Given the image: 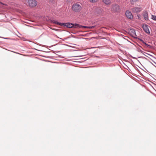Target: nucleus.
I'll return each mask as SVG.
<instances>
[{
    "mask_svg": "<svg viewBox=\"0 0 156 156\" xmlns=\"http://www.w3.org/2000/svg\"><path fill=\"white\" fill-rule=\"evenodd\" d=\"M102 2L106 5H108L110 4V0H102Z\"/></svg>",
    "mask_w": 156,
    "mask_h": 156,
    "instance_id": "10",
    "label": "nucleus"
},
{
    "mask_svg": "<svg viewBox=\"0 0 156 156\" xmlns=\"http://www.w3.org/2000/svg\"><path fill=\"white\" fill-rule=\"evenodd\" d=\"M139 0H130L131 3L132 4H134V2L138 1Z\"/></svg>",
    "mask_w": 156,
    "mask_h": 156,
    "instance_id": "13",
    "label": "nucleus"
},
{
    "mask_svg": "<svg viewBox=\"0 0 156 156\" xmlns=\"http://www.w3.org/2000/svg\"><path fill=\"white\" fill-rule=\"evenodd\" d=\"M91 3H94L97 2L99 0H89Z\"/></svg>",
    "mask_w": 156,
    "mask_h": 156,
    "instance_id": "12",
    "label": "nucleus"
},
{
    "mask_svg": "<svg viewBox=\"0 0 156 156\" xmlns=\"http://www.w3.org/2000/svg\"><path fill=\"white\" fill-rule=\"evenodd\" d=\"M82 8L81 5L77 3L73 4L72 7V10L76 12H80Z\"/></svg>",
    "mask_w": 156,
    "mask_h": 156,
    "instance_id": "1",
    "label": "nucleus"
},
{
    "mask_svg": "<svg viewBox=\"0 0 156 156\" xmlns=\"http://www.w3.org/2000/svg\"><path fill=\"white\" fill-rule=\"evenodd\" d=\"M132 11L135 12H137L141 11V9L140 8L134 7L132 9Z\"/></svg>",
    "mask_w": 156,
    "mask_h": 156,
    "instance_id": "8",
    "label": "nucleus"
},
{
    "mask_svg": "<svg viewBox=\"0 0 156 156\" xmlns=\"http://www.w3.org/2000/svg\"><path fill=\"white\" fill-rule=\"evenodd\" d=\"M74 28H88V27L82 26L79 25L78 24L76 23L75 25Z\"/></svg>",
    "mask_w": 156,
    "mask_h": 156,
    "instance_id": "7",
    "label": "nucleus"
},
{
    "mask_svg": "<svg viewBox=\"0 0 156 156\" xmlns=\"http://www.w3.org/2000/svg\"><path fill=\"white\" fill-rule=\"evenodd\" d=\"M28 5L31 7H34L37 5V2L36 0H27Z\"/></svg>",
    "mask_w": 156,
    "mask_h": 156,
    "instance_id": "2",
    "label": "nucleus"
},
{
    "mask_svg": "<svg viewBox=\"0 0 156 156\" xmlns=\"http://www.w3.org/2000/svg\"><path fill=\"white\" fill-rule=\"evenodd\" d=\"M152 19L154 20H156V16L152 15Z\"/></svg>",
    "mask_w": 156,
    "mask_h": 156,
    "instance_id": "15",
    "label": "nucleus"
},
{
    "mask_svg": "<svg viewBox=\"0 0 156 156\" xmlns=\"http://www.w3.org/2000/svg\"><path fill=\"white\" fill-rule=\"evenodd\" d=\"M1 4V5H6L5 4H4L2 2H0V5Z\"/></svg>",
    "mask_w": 156,
    "mask_h": 156,
    "instance_id": "16",
    "label": "nucleus"
},
{
    "mask_svg": "<svg viewBox=\"0 0 156 156\" xmlns=\"http://www.w3.org/2000/svg\"><path fill=\"white\" fill-rule=\"evenodd\" d=\"M62 26H66L67 27L69 28H72V27H74V28L75 27V24H73L72 23H62Z\"/></svg>",
    "mask_w": 156,
    "mask_h": 156,
    "instance_id": "4",
    "label": "nucleus"
},
{
    "mask_svg": "<svg viewBox=\"0 0 156 156\" xmlns=\"http://www.w3.org/2000/svg\"><path fill=\"white\" fill-rule=\"evenodd\" d=\"M149 27L146 24H144L142 26V28L144 30L147 34L150 33Z\"/></svg>",
    "mask_w": 156,
    "mask_h": 156,
    "instance_id": "5",
    "label": "nucleus"
},
{
    "mask_svg": "<svg viewBox=\"0 0 156 156\" xmlns=\"http://www.w3.org/2000/svg\"><path fill=\"white\" fill-rule=\"evenodd\" d=\"M52 22L53 23L55 24L62 26V23H60L59 22H58L56 20H53L52 21Z\"/></svg>",
    "mask_w": 156,
    "mask_h": 156,
    "instance_id": "11",
    "label": "nucleus"
},
{
    "mask_svg": "<svg viewBox=\"0 0 156 156\" xmlns=\"http://www.w3.org/2000/svg\"><path fill=\"white\" fill-rule=\"evenodd\" d=\"M143 16L144 19L146 20H148V12H145L143 13Z\"/></svg>",
    "mask_w": 156,
    "mask_h": 156,
    "instance_id": "9",
    "label": "nucleus"
},
{
    "mask_svg": "<svg viewBox=\"0 0 156 156\" xmlns=\"http://www.w3.org/2000/svg\"><path fill=\"white\" fill-rule=\"evenodd\" d=\"M94 27H93V26L88 27V28H89V29L92 28H93Z\"/></svg>",
    "mask_w": 156,
    "mask_h": 156,
    "instance_id": "17",
    "label": "nucleus"
},
{
    "mask_svg": "<svg viewBox=\"0 0 156 156\" xmlns=\"http://www.w3.org/2000/svg\"><path fill=\"white\" fill-rule=\"evenodd\" d=\"M49 1L50 2H52L54 1V0H49Z\"/></svg>",
    "mask_w": 156,
    "mask_h": 156,
    "instance_id": "18",
    "label": "nucleus"
},
{
    "mask_svg": "<svg viewBox=\"0 0 156 156\" xmlns=\"http://www.w3.org/2000/svg\"><path fill=\"white\" fill-rule=\"evenodd\" d=\"M120 8L117 4H114L112 5V10L115 11H118L119 10Z\"/></svg>",
    "mask_w": 156,
    "mask_h": 156,
    "instance_id": "3",
    "label": "nucleus"
},
{
    "mask_svg": "<svg viewBox=\"0 0 156 156\" xmlns=\"http://www.w3.org/2000/svg\"><path fill=\"white\" fill-rule=\"evenodd\" d=\"M131 31L132 32L133 34H132V35L134 36L135 35H136L135 34V31L134 30H132Z\"/></svg>",
    "mask_w": 156,
    "mask_h": 156,
    "instance_id": "14",
    "label": "nucleus"
},
{
    "mask_svg": "<svg viewBox=\"0 0 156 156\" xmlns=\"http://www.w3.org/2000/svg\"><path fill=\"white\" fill-rule=\"evenodd\" d=\"M126 15L127 18L128 19H132L133 18V16L131 13L128 10L126 11Z\"/></svg>",
    "mask_w": 156,
    "mask_h": 156,
    "instance_id": "6",
    "label": "nucleus"
}]
</instances>
